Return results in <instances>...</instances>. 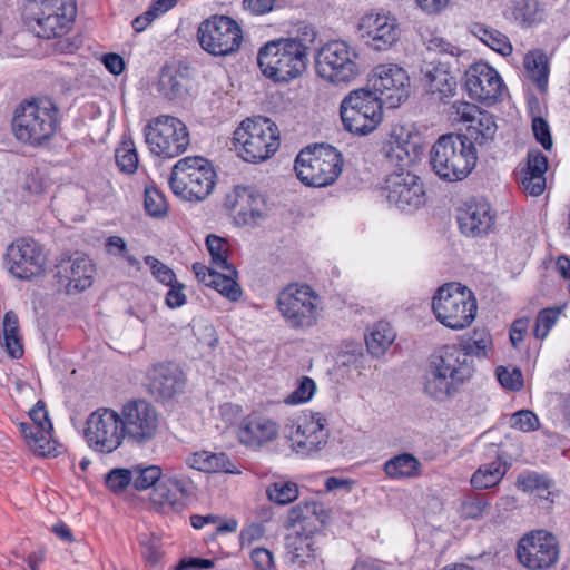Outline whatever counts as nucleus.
I'll use <instances>...</instances> for the list:
<instances>
[{
  "label": "nucleus",
  "instance_id": "1",
  "mask_svg": "<svg viewBox=\"0 0 570 570\" xmlns=\"http://www.w3.org/2000/svg\"><path fill=\"white\" fill-rule=\"evenodd\" d=\"M311 26H303L295 37L266 42L257 53V65L264 77L275 83H288L302 76L308 63V53L316 39Z\"/></svg>",
  "mask_w": 570,
  "mask_h": 570
},
{
  "label": "nucleus",
  "instance_id": "2",
  "mask_svg": "<svg viewBox=\"0 0 570 570\" xmlns=\"http://www.w3.org/2000/svg\"><path fill=\"white\" fill-rule=\"evenodd\" d=\"M11 134L22 145L46 146L59 129V109L49 99H22L11 114Z\"/></svg>",
  "mask_w": 570,
  "mask_h": 570
},
{
  "label": "nucleus",
  "instance_id": "3",
  "mask_svg": "<svg viewBox=\"0 0 570 570\" xmlns=\"http://www.w3.org/2000/svg\"><path fill=\"white\" fill-rule=\"evenodd\" d=\"M316 508L314 502L298 503L288 511L284 523L288 531L284 538L286 558L292 566L302 569H317L321 561L315 540L320 530Z\"/></svg>",
  "mask_w": 570,
  "mask_h": 570
},
{
  "label": "nucleus",
  "instance_id": "4",
  "mask_svg": "<svg viewBox=\"0 0 570 570\" xmlns=\"http://www.w3.org/2000/svg\"><path fill=\"white\" fill-rule=\"evenodd\" d=\"M473 372V360L466 352L458 345H444L431 361L424 390L434 400L444 401L456 393Z\"/></svg>",
  "mask_w": 570,
  "mask_h": 570
},
{
  "label": "nucleus",
  "instance_id": "5",
  "mask_svg": "<svg viewBox=\"0 0 570 570\" xmlns=\"http://www.w3.org/2000/svg\"><path fill=\"white\" fill-rule=\"evenodd\" d=\"M476 159V147L456 134L441 136L430 151L432 170L446 181L465 178L474 169Z\"/></svg>",
  "mask_w": 570,
  "mask_h": 570
},
{
  "label": "nucleus",
  "instance_id": "6",
  "mask_svg": "<svg viewBox=\"0 0 570 570\" xmlns=\"http://www.w3.org/2000/svg\"><path fill=\"white\" fill-rule=\"evenodd\" d=\"M276 307L285 324L292 330H308L317 324L321 297L305 283H291L277 295Z\"/></svg>",
  "mask_w": 570,
  "mask_h": 570
},
{
  "label": "nucleus",
  "instance_id": "7",
  "mask_svg": "<svg viewBox=\"0 0 570 570\" xmlns=\"http://www.w3.org/2000/svg\"><path fill=\"white\" fill-rule=\"evenodd\" d=\"M341 153L330 145L307 147L295 159L297 178L306 186L326 187L332 185L342 173Z\"/></svg>",
  "mask_w": 570,
  "mask_h": 570
},
{
  "label": "nucleus",
  "instance_id": "8",
  "mask_svg": "<svg viewBox=\"0 0 570 570\" xmlns=\"http://www.w3.org/2000/svg\"><path fill=\"white\" fill-rule=\"evenodd\" d=\"M436 320L452 330L469 326L476 316L478 305L472 291L460 283L441 286L432 299Z\"/></svg>",
  "mask_w": 570,
  "mask_h": 570
},
{
  "label": "nucleus",
  "instance_id": "9",
  "mask_svg": "<svg viewBox=\"0 0 570 570\" xmlns=\"http://www.w3.org/2000/svg\"><path fill=\"white\" fill-rule=\"evenodd\" d=\"M234 141L244 160L259 163L268 159L278 149V128L268 118H248L234 131Z\"/></svg>",
  "mask_w": 570,
  "mask_h": 570
},
{
  "label": "nucleus",
  "instance_id": "10",
  "mask_svg": "<svg viewBox=\"0 0 570 570\" xmlns=\"http://www.w3.org/2000/svg\"><path fill=\"white\" fill-rule=\"evenodd\" d=\"M216 173L203 157H186L173 167L169 185L185 200H203L214 189Z\"/></svg>",
  "mask_w": 570,
  "mask_h": 570
},
{
  "label": "nucleus",
  "instance_id": "11",
  "mask_svg": "<svg viewBox=\"0 0 570 570\" xmlns=\"http://www.w3.org/2000/svg\"><path fill=\"white\" fill-rule=\"evenodd\" d=\"M118 413L121 431L130 444L145 446L151 443L161 431V414L145 399L126 401Z\"/></svg>",
  "mask_w": 570,
  "mask_h": 570
},
{
  "label": "nucleus",
  "instance_id": "12",
  "mask_svg": "<svg viewBox=\"0 0 570 570\" xmlns=\"http://www.w3.org/2000/svg\"><path fill=\"white\" fill-rule=\"evenodd\" d=\"M382 106L380 98L371 90L351 91L340 106L344 128L361 136L372 132L383 119Z\"/></svg>",
  "mask_w": 570,
  "mask_h": 570
},
{
  "label": "nucleus",
  "instance_id": "13",
  "mask_svg": "<svg viewBox=\"0 0 570 570\" xmlns=\"http://www.w3.org/2000/svg\"><path fill=\"white\" fill-rule=\"evenodd\" d=\"M145 140L149 150L164 158H174L189 146V132L186 125L173 116H159L146 125Z\"/></svg>",
  "mask_w": 570,
  "mask_h": 570
},
{
  "label": "nucleus",
  "instance_id": "14",
  "mask_svg": "<svg viewBox=\"0 0 570 570\" xmlns=\"http://www.w3.org/2000/svg\"><path fill=\"white\" fill-rule=\"evenodd\" d=\"M356 59L357 53L345 41H331L318 50L316 70L330 82H350L360 73Z\"/></svg>",
  "mask_w": 570,
  "mask_h": 570
},
{
  "label": "nucleus",
  "instance_id": "15",
  "mask_svg": "<svg viewBox=\"0 0 570 570\" xmlns=\"http://www.w3.org/2000/svg\"><path fill=\"white\" fill-rule=\"evenodd\" d=\"M200 47L213 56L236 52L243 41L239 24L227 16H213L203 21L197 31Z\"/></svg>",
  "mask_w": 570,
  "mask_h": 570
},
{
  "label": "nucleus",
  "instance_id": "16",
  "mask_svg": "<svg viewBox=\"0 0 570 570\" xmlns=\"http://www.w3.org/2000/svg\"><path fill=\"white\" fill-rule=\"evenodd\" d=\"M31 19L38 24L39 37L56 38L65 35L77 13L75 0H32L29 4Z\"/></svg>",
  "mask_w": 570,
  "mask_h": 570
},
{
  "label": "nucleus",
  "instance_id": "17",
  "mask_svg": "<svg viewBox=\"0 0 570 570\" xmlns=\"http://www.w3.org/2000/svg\"><path fill=\"white\" fill-rule=\"evenodd\" d=\"M85 438L96 452L116 451L126 440L118 411L101 407L92 412L86 421Z\"/></svg>",
  "mask_w": 570,
  "mask_h": 570
},
{
  "label": "nucleus",
  "instance_id": "18",
  "mask_svg": "<svg viewBox=\"0 0 570 570\" xmlns=\"http://www.w3.org/2000/svg\"><path fill=\"white\" fill-rule=\"evenodd\" d=\"M391 206L402 212H413L425 203V190L419 176L400 168L385 178L383 188Z\"/></svg>",
  "mask_w": 570,
  "mask_h": 570
},
{
  "label": "nucleus",
  "instance_id": "19",
  "mask_svg": "<svg viewBox=\"0 0 570 570\" xmlns=\"http://www.w3.org/2000/svg\"><path fill=\"white\" fill-rule=\"evenodd\" d=\"M373 90L389 108L399 107L409 97L410 78L406 71L394 63L376 66L368 80Z\"/></svg>",
  "mask_w": 570,
  "mask_h": 570
},
{
  "label": "nucleus",
  "instance_id": "20",
  "mask_svg": "<svg viewBox=\"0 0 570 570\" xmlns=\"http://www.w3.org/2000/svg\"><path fill=\"white\" fill-rule=\"evenodd\" d=\"M6 261L8 271L13 276L20 279H29L43 272L46 255L36 240L20 238L7 248Z\"/></svg>",
  "mask_w": 570,
  "mask_h": 570
},
{
  "label": "nucleus",
  "instance_id": "21",
  "mask_svg": "<svg viewBox=\"0 0 570 570\" xmlns=\"http://www.w3.org/2000/svg\"><path fill=\"white\" fill-rule=\"evenodd\" d=\"M517 556L531 570L550 568L559 557L557 539L544 531L533 532L520 540Z\"/></svg>",
  "mask_w": 570,
  "mask_h": 570
},
{
  "label": "nucleus",
  "instance_id": "22",
  "mask_svg": "<svg viewBox=\"0 0 570 570\" xmlns=\"http://www.w3.org/2000/svg\"><path fill=\"white\" fill-rule=\"evenodd\" d=\"M464 87L471 99L493 105L501 96L503 81L494 68L485 62H475L464 73Z\"/></svg>",
  "mask_w": 570,
  "mask_h": 570
},
{
  "label": "nucleus",
  "instance_id": "23",
  "mask_svg": "<svg viewBox=\"0 0 570 570\" xmlns=\"http://www.w3.org/2000/svg\"><path fill=\"white\" fill-rule=\"evenodd\" d=\"M326 425L327 420L321 413L298 417L288 435L293 450L304 455L321 450L328 439Z\"/></svg>",
  "mask_w": 570,
  "mask_h": 570
},
{
  "label": "nucleus",
  "instance_id": "24",
  "mask_svg": "<svg viewBox=\"0 0 570 570\" xmlns=\"http://www.w3.org/2000/svg\"><path fill=\"white\" fill-rule=\"evenodd\" d=\"M358 30L365 43L376 51L390 49L399 38L396 19L385 11H372L363 16Z\"/></svg>",
  "mask_w": 570,
  "mask_h": 570
},
{
  "label": "nucleus",
  "instance_id": "25",
  "mask_svg": "<svg viewBox=\"0 0 570 570\" xmlns=\"http://www.w3.org/2000/svg\"><path fill=\"white\" fill-rule=\"evenodd\" d=\"M95 266L86 256L61 257L55 266V277L68 294L91 286Z\"/></svg>",
  "mask_w": 570,
  "mask_h": 570
},
{
  "label": "nucleus",
  "instance_id": "26",
  "mask_svg": "<svg viewBox=\"0 0 570 570\" xmlns=\"http://www.w3.org/2000/svg\"><path fill=\"white\" fill-rule=\"evenodd\" d=\"M494 210L483 198H472L458 210L460 230L470 237L488 234L494 224Z\"/></svg>",
  "mask_w": 570,
  "mask_h": 570
},
{
  "label": "nucleus",
  "instance_id": "27",
  "mask_svg": "<svg viewBox=\"0 0 570 570\" xmlns=\"http://www.w3.org/2000/svg\"><path fill=\"white\" fill-rule=\"evenodd\" d=\"M416 137L417 135L409 126H392L389 138L382 149L386 160L399 168L407 166L416 151Z\"/></svg>",
  "mask_w": 570,
  "mask_h": 570
},
{
  "label": "nucleus",
  "instance_id": "28",
  "mask_svg": "<svg viewBox=\"0 0 570 570\" xmlns=\"http://www.w3.org/2000/svg\"><path fill=\"white\" fill-rule=\"evenodd\" d=\"M225 207L239 225H254L263 216L264 202L246 187L237 186L226 195Z\"/></svg>",
  "mask_w": 570,
  "mask_h": 570
},
{
  "label": "nucleus",
  "instance_id": "29",
  "mask_svg": "<svg viewBox=\"0 0 570 570\" xmlns=\"http://www.w3.org/2000/svg\"><path fill=\"white\" fill-rule=\"evenodd\" d=\"M183 386V372L174 363L155 364L147 372V387L156 399H171Z\"/></svg>",
  "mask_w": 570,
  "mask_h": 570
},
{
  "label": "nucleus",
  "instance_id": "30",
  "mask_svg": "<svg viewBox=\"0 0 570 570\" xmlns=\"http://www.w3.org/2000/svg\"><path fill=\"white\" fill-rule=\"evenodd\" d=\"M278 424L273 419L252 413L245 416L238 426V438L242 444L258 449L278 436Z\"/></svg>",
  "mask_w": 570,
  "mask_h": 570
},
{
  "label": "nucleus",
  "instance_id": "31",
  "mask_svg": "<svg viewBox=\"0 0 570 570\" xmlns=\"http://www.w3.org/2000/svg\"><path fill=\"white\" fill-rule=\"evenodd\" d=\"M193 483L188 479L164 476L150 493L151 503L161 512L174 510L180 500L191 492Z\"/></svg>",
  "mask_w": 570,
  "mask_h": 570
},
{
  "label": "nucleus",
  "instance_id": "32",
  "mask_svg": "<svg viewBox=\"0 0 570 570\" xmlns=\"http://www.w3.org/2000/svg\"><path fill=\"white\" fill-rule=\"evenodd\" d=\"M423 81L431 95H438L440 100L454 94L456 80L443 65H428L423 70Z\"/></svg>",
  "mask_w": 570,
  "mask_h": 570
},
{
  "label": "nucleus",
  "instance_id": "33",
  "mask_svg": "<svg viewBox=\"0 0 570 570\" xmlns=\"http://www.w3.org/2000/svg\"><path fill=\"white\" fill-rule=\"evenodd\" d=\"M497 124L492 115L481 111L473 124L468 125L464 134H459L468 144L480 147L490 146L497 132Z\"/></svg>",
  "mask_w": 570,
  "mask_h": 570
},
{
  "label": "nucleus",
  "instance_id": "34",
  "mask_svg": "<svg viewBox=\"0 0 570 570\" xmlns=\"http://www.w3.org/2000/svg\"><path fill=\"white\" fill-rule=\"evenodd\" d=\"M190 80L188 77L171 67L161 69L158 79V91L168 100H181L188 95Z\"/></svg>",
  "mask_w": 570,
  "mask_h": 570
},
{
  "label": "nucleus",
  "instance_id": "35",
  "mask_svg": "<svg viewBox=\"0 0 570 570\" xmlns=\"http://www.w3.org/2000/svg\"><path fill=\"white\" fill-rule=\"evenodd\" d=\"M490 508L487 494L469 491L458 500L456 513L464 521L481 520Z\"/></svg>",
  "mask_w": 570,
  "mask_h": 570
},
{
  "label": "nucleus",
  "instance_id": "36",
  "mask_svg": "<svg viewBox=\"0 0 570 570\" xmlns=\"http://www.w3.org/2000/svg\"><path fill=\"white\" fill-rule=\"evenodd\" d=\"M422 464L413 454L401 453L384 463V473L390 479H410L421 474Z\"/></svg>",
  "mask_w": 570,
  "mask_h": 570
},
{
  "label": "nucleus",
  "instance_id": "37",
  "mask_svg": "<svg viewBox=\"0 0 570 570\" xmlns=\"http://www.w3.org/2000/svg\"><path fill=\"white\" fill-rule=\"evenodd\" d=\"M187 464L198 471L203 472H233L230 469L232 463L228 456L220 453H212L207 451H200L193 453L187 458Z\"/></svg>",
  "mask_w": 570,
  "mask_h": 570
},
{
  "label": "nucleus",
  "instance_id": "38",
  "mask_svg": "<svg viewBox=\"0 0 570 570\" xmlns=\"http://www.w3.org/2000/svg\"><path fill=\"white\" fill-rule=\"evenodd\" d=\"M2 334L3 342H1V346L6 348V352L10 357L20 358L24 351L22 338L19 333V320L17 314L12 311L4 314Z\"/></svg>",
  "mask_w": 570,
  "mask_h": 570
},
{
  "label": "nucleus",
  "instance_id": "39",
  "mask_svg": "<svg viewBox=\"0 0 570 570\" xmlns=\"http://www.w3.org/2000/svg\"><path fill=\"white\" fill-rule=\"evenodd\" d=\"M395 332L386 322H377L365 337L366 347L371 355L382 356L395 340Z\"/></svg>",
  "mask_w": 570,
  "mask_h": 570
},
{
  "label": "nucleus",
  "instance_id": "40",
  "mask_svg": "<svg viewBox=\"0 0 570 570\" xmlns=\"http://www.w3.org/2000/svg\"><path fill=\"white\" fill-rule=\"evenodd\" d=\"M524 68L538 89L544 91L549 77L547 56L541 50L529 51L524 57Z\"/></svg>",
  "mask_w": 570,
  "mask_h": 570
},
{
  "label": "nucleus",
  "instance_id": "41",
  "mask_svg": "<svg viewBox=\"0 0 570 570\" xmlns=\"http://www.w3.org/2000/svg\"><path fill=\"white\" fill-rule=\"evenodd\" d=\"M471 31L484 45L501 56L507 57L512 53L513 48L509 38L499 30L489 28L481 23H475Z\"/></svg>",
  "mask_w": 570,
  "mask_h": 570
},
{
  "label": "nucleus",
  "instance_id": "42",
  "mask_svg": "<svg viewBox=\"0 0 570 570\" xmlns=\"http://www.w3.org/2000/svg\"><path fill=\"white\" fill-rule=\"evenodd\" d=\"M507 472L500 459L481 465L471 476V484L476 490H485L497 485Z\"/></svg>",
  "mask_w": 570,
  "mask_h": 570
},
{
  "label": "nucleus",
  "instance_id": "43",
  "mask_svg": "<svg viewBox=\"0 0 570 570\" xmlns=\"http://www.w3.org/2000/svg\"><path fill=\"white\" fill-rule=\"evenodd\" d=\"M513 19L523 27H531L543 19V8L538 0H512Z\"/></svg>",
  "mask_w": 570,
  "mask_h": 570
},
{
  "label": "nucleus",
  "instance_id": "44",
  "mask_svg": "<svg viewBox=\"0 0 570 570\" xmlns=\"http://www.w3.org/2000/svg\"><path fill=\"white\" fill-rule=\"evenodd\" d=\"M206 246L212 258V265L216 269L235 273V267L228 262V244L216 235H208Z\"/></svg>",
  "mask_w": 570,
  "mask_h": 570
},
{
  "label": "nucleus",
  "instance_id": "45",
  "mask_svg": "<svg viewBox=\"0 0 570 570\" xmlns=\"http://www.w3.org/2000/svg\"><path fill=\"white\" fill-rule=\"evenodd\" d=\"M209 287L219 292L223 296L235 302L242 296V288L236 282L237 271L235 273L218 271L216 275H210Z\"/></svg>",
  "mask_w": 570,
  "mask_h": 570
},
{
  "label": "nucleus",
  "instance_id": "46",
  "mask_svg": "<svg viewBox=\"0 0 570 570\" xmlns=\"http://www.w3.org/2000/svg\"><path fill=\"white\" fill-rule=\"evenodd\" d=\"M266 494L271 501L284 505L297 499L298 487L295 482L278 480L268 485Z\"/></svg>",
  "mask_w": 570,
  "mask_h": 570
},
{
  "label": "nucleus",
  "instance_id": "47",
  "mask_svg": "<svg viewBox=\"0 0 570 570\" xmlns=\"http://www.w3.org/2000/svg\"><path fill=\"white\" fill-rule=\"evenodd\" d=\"M116 164L122 173L134 174L138 168V155L131 139H124L115 153Z\"/></svg>",
  "mask_w": 570,
  "mask_h": 570
},
{
  "label": "nucleus",
  "instance_id": "48",
  "mask_svg": "<svg viewBox=\"0 0 570 570\" xmlns=\"http://www.w3.org/2000/svg\"><path fill=\"white\" fill-rule=\"evenodd\" d=\"M492 343L490 333L484 328H476L472 335L459 346L462 351L466 352L472 358V355L487 356V351Z\"/></svg>",
  "mask_w": 570,
  "mask_h": 570
},
{
  "label": "nucleus",
  "instance_id": "49",
  "mask_svg": "<svg viewBox=\"0 0 570 570\" xmlns=\"http://www.w3.org/2000/svg\"><path fill=\"white\" fill-rule=\"evenodd\" d=\"M132 472V484L136 490L142 491L149 488H155L161 481V470L157 465H149L146 468H135Z\"/></svg>",
  "mask_w": 570,
  "mask_h": 570
},
{
  "label": "nucleus",
  "instance_id": "50",
  "mask_svg": "<svg viewBox=\"0 0 570 570\" xmlns=\"http://www.w3.org/2000/svg\"><path fill=\"white\" fill-rule=\"evenodd\" d=\"M138 542L144 560L153 566L157 564L163 556L161 539L154 533H141Z\"/></svg>",
  "mask_w": 570,
  "mask_h": 570
},
{
  "label": "nucleus",
  "instance_id": "51",
  "mask_svg": "<svg viewBox=\"0 0 570 570\" xmlns=\"http://www.w3.org/2000/svg\"><path fill=\"white\" fill-rule=\"evenodd\" d=\"M144 207L151 217H164L168 210L164 194L154 186L145 189Z\"/></svg>",
  "mask_w": 570,
  "mask_h": 570
},
{
  "label": "nucleus",
  "instance_id": "52",
  "mask_svg": "<svg viewBox=\"0 0 570 570\" xmlns=\"http://www.w3.org/2000/svg\"><path fill=\"white\" fill-rule=\"evenodd\" d=\"M562 309L560 307H548L539 312L534 326V336L543 340L549 334V331L557 323Z\"/></svg>",
  "mask_w": 570,
  "mask_h": 570
},
{
  "label": "nucleus",
  "instance_id": "53",
  "mask_svg": "<svg viewBox=\"0 0 570 570\" xmlns=\"http://www.w3.org/2000/svg\"><path fill=\"white\" fill-rule=\"evenodd\" d=\"M548 169V158L540 150H530L528 153L527 167L520 173V176H544Z\"/></svg>",
  "mask_w": 570,
  "mask_h": 570
},
{
  "label": "nucleus",
  "instance_id": "54",
  "mask_svg": "<svg viewBox=\"0 0 570 570\" xmlns=\"http://www.w3.org/2000/svg\"><path fill=\"white\" fill-rule=\"evenodd\" d=\"M132 480V472L128 469H114L105 478L106 485L112 492L124 491Z\"/></svg>",
  "mask_w": 570,
  "mask_h": 570
},
{
  "label": "nucleus",
  "instance_id": "55",
  "mask_svg": "<svg viewBox=\"0 0 570 570\" xmlns=\"http://www.w3.org/2000/svg\"><path fill=\"white\" fill-rule=\"evenodd\" d=\"M497 377L504 389L520 391L523 387V375L519 368L510 371L504 366H499L497 368Z\"/></svg>",
  "mask_w": 570,
  "mask_h": 570
},
{
  "label": "nucleus",
  "instance_id": "56",
  "mask_svg": "<svg viewBox=\"0 0 570 570\" xmlns=\"http://www.w3.org/2000/svg\"><path fill=\"white\" fill-rule=\"evenodd\" d=\"M108 254L114 256H121L130 266H138L139 261L128 253L127 244L120 236H110L105 244Z\"/></svg>",
  "mask_w": 570,
  "mask_h": 570
},
{
  "label": "nucleus",
  "instance_id": "57",
  "mask_svg": "<svg viewBox=\"0 0 570 570\" xmlns=\"http://www.w3.org/2000/svg\"><path fill=\"white\" fill-rule=\"evenodd\" d=\"M315 382L311 377L304 376L301 379L296 390L287 396L286 402L289 404L307 402L315 393Z\"/></svg>",
  "mask_w": 570,
  "mask_h": 570
},
{
  "label": "nucleus",
  "instance_id": "58",
  "mask_svg": "<svg viewBox=\"0 0 570 570\" xmlns=\"http://www.w3.org/2000/svg\"><path fill=\"white\" fill-rule=\"evenodd\" d=\"M452 115L455 121L465 122L468 125L473 124V120L476 119V115L481 114V109L474 104H470L466 101H455L452 105Z\"/></svg>",
  "mask_w": 570,
  "mask_h": 570
},
{
  "label": "nucleus",
  "instance_id": "59",
  "mask_svg": "<svg viewBox=\"0 0 570 570\" xmlns=\"http://www.w3.org/2000/svg\"><path fill=\"white\" fill-rule=\"evenodd\" d=\"M144 261L148 266H150L153 275L159 282L165 285H171V283H174L175 274L167 265L150 255L145 256Z\"/></svg>",
  "mask_w": 570,
  "mask_h": 570
},
{
  "label": "nucleus",
  "instance_id": "60",
  "mask_svg": "<svg viewBox=\"0 0 570 570\" xmlns=\"http://www.w3.org/2000/svg\"><path fill=\"white\" fill-rule=\"evenodd\" d=\"M539 425L537 415L529 411L522 410L514 413L511 417V426L520 431L529 432L534 431Z\"/></svg>",
  "mask_w": 570,
  "mask_h": 570
},
{
  "label": "nucleus",
  "instance_id": "61",
  "mask_svg": "<svg viewBox=\"0 0 570 570\" xmlns=\"http://www.w3.org/2000/svg\"><path fill=\"white\" fill-rule=\"evenodd\" d=\"M29 416L35 423L33 426L38 428L40 432H51L52 424L48 417V412L42 401H38L36 403V405L30 410Z\"/></svg>",
  "mask_w": 570,
  "mask_h": 570
},
{
  "label": "nucleus",
  "instance_id": "62",
  "mask_svg": "<svg viewBox=\"0 0 570 570\" xmlns=\"http://www.w3.org/2000/svg\"><path fill=\"white\" fill-rule=\"evenodd\" d=\"M517 485L524 492L534 491L539 489L547 490L550 487L549 480L537 473H530L527 475H519Z\"/></svg>",
  "mask_w": 570,
  "mask_h": 570
},
{
  "label": "nucleus",
  "instance_id": "63",
  "mask_svg": "<svg viewBox=\"0 0 570 570\" xmlns=\"http://www.w3.org/2000/svg\"><path fill=\"white\" fill-rule=\"evenodd\" d=\"M532 130L535 139L542 145V147L544 149H550L552 146V139L548 122L541 117H535L532 120Z\"/></svg>",
  "mask_w": 570,
  "mask_h": 570
},
{
  "label": "nucleus",
  "instance_id": "64",
  "mask_svg": "<svg viewBox=\"0 0 570 570\" xmlns=\"http://www.w3.org/2000/svg\"><path fill=\"white\" fill-rule=\"evenodd\" d=\"M250 559L257 570H274V558L269 550L265 548H255L250 553Z\"/></svg>",
  "mask_w": 570,
  "mask_h": 570
}]
</instances>
